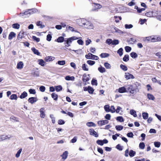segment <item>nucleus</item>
I'll return each mask as SVG.
<instances>
[{
  "mask_svg": "<svg viewBox=\"0 0 161 161\" xmlns=\"http://www.w3.org/2000/svg\"><path fill=\"white\" fill-rule=\"evenodd\" d=\"M127 91L131 94H135L139 92V90L137 88H135L131 85H129L126 86Z\"/></svg>",
  "mask_w": 161,
  "mask_h": 161,
  "instance_id": "1",
  "label": "nucleus"
},
{
  "mask_svg": "<svg viewBox=\"0 0 161 161\" xmlns=\"http://www.w3.org/2000/svg\"><path fill=\"white\" fill-rule=\"evenodd\" d=\"M85 21V19H83L81 20L83 25H84L85 27L87 28L92 29L93 28V25L87 21H86V22H85L84 21Z\"/></svg>",
  "mask_w": 161,
  "mask_h": 161,
  "instance_id": "2",
  "label": "nucleus"
},
{
  "mask_svg": "<svg viewBox=\"0 0 161 161\" xmlns=\"http://www.w3.org/2000/svg\"><path fill=\"white\" fill-rule=\"evenodd\" d=\"M85 57L87 59L97 60L98 59V56L94 55L91 53H88L85 56Z\"/></svg>",
  "mask_w": 161,
  "mask_h": 161,
  "instance_id": "3",
  "label": "nucleus"
},
{
  "mask_svg": "<svg viewBox=\"0 0 161 161\" xmlns=\"http://www.w3.org/2000/svg\"><path fill=\"white\" fill-rule=\"evenodd\" d=\"M34 10H36L35 9H29L27 11H26L22 13H20L19 14V16H27L28 14H32L34 12Z\"/></svg>",
  "mask_w": 161,
  "mask_h": 161,
  "instance_id": "4",
  "label": "nucleus"
},
{
  "mask_svg": "<svg viewBox=\"0 0 161 161\" xmlns=\"http://www.w3.org/2000/svg\"><path fill=\"white\" fill-rule=\"evenodd\" d=\"M39 72L37 68L33 69L31 74L34 76L38 77L39 76Z\"/></svg>",
  "mask_w": 161,
  "mask_h": 161,
  "instance_id": "5",
  "label": "nucleus"
},
{
  "mask_svg": "<svg viewBox=\"0 0 161 161\" xmlns=\"http://www.w3.org/2000/svg\"><path fill=\"white\" fill-rule=\"evenodd\" d=\"M108 121L107 120L99 121L97 122V124L99 126H102L108 123Z\"/></svg>",
  "mask_w": 161,
  "mask_h": 161,
  "instance_id": "6",
  "label": "nucleus"
},
{
  "mask_svg": "<svg viewBox=\"0 0 161 161\" xmlns=\"http://www.w3.org/2000/svg\"><path fill=\"white\" fill-rule=\"evenodd\" d=\"M78 39V38L77 37H76L75 36H73L68 38L67 40L65 41H64L67 42V44L69 43L70 44L73 40H76Z\"/></svg>",
  "mask_w": 161,
  "mask_h": 161,
  "instance_id": "7",
  "label": "nucleus"
},
{
  "mask_svg": "<svg viewBox=\"0 0 161 161\" xmlns=\"http://www.w3.org/2000/svg\"><path fill=\"white\" fill-rule=\"evenodd\" d=\"M125 78L127 80L130 79L131 78L132 79H134L135 78L133 75L128 72L125 73Z\"/></svg>",
  "mask_w": 161,
  "mask_h": 161,
  "instance_id": "8",
  "label": "nucleus"
},
{
  "mask_svg": "<svg viewBox=\"0 0 161 161\" xmlns=\"http://www.w3.org/2000/svg\"><path fill=\"white\" fill-rule=\"evenodd\" d=\"M89 132L90 135L94 136L96 137H97L98 136L97 132L93 129H90Z\"/></svg>",
  "mask_w": 161,
  "mask_h": 161,
  "instance_id": "9",
  "label": "nucleus"
},
{
  "mask_svg": "<svg viewBox=\"0 0 161 161\" xmlns=\"http://www.w3.org/2000/svg\"><path fill=\"white\" fill-rule=\"evenodd\" d=\"M37 98L35 97H31L28 99V102L31 104H33L37 101Z\"/></svg>",
  "mask_w": 161,
  "mask_h": 161,
  "instance_id": "10",
  "label": "nucleus"
},
{
  "mask_svg": "<svg viewBox=\"0 0 161 161\" xmlns=\"http://www.w3.org/2000/svg\"><path fill=\"white\" fill-rule=\"evenodd\" d=\"M68 152L67 151H65L61 155V156L62 157V159H64V161L67 158L68 156Z\"/></svg>",
  "mask_w": 161,
  "mask_h": 161,
  "instance_id": "11",
  "label": "nucleus"
},
{
  "mask_svg": "<svg viewBox=\"0 0 161 161\" xmlns=\"http://www.w3.org/2000/svg\"><path fill=\"white\" fill-rule=\"evenodd\" d=\"M148 41H150L151 42H157V40L156 38V36L153 37H146Z\"/></svg>",
  "mask_w": 161,
  "mask_h": 161,
  "instance_id": "12",
  "label": "nucleus"
},
{
  "mask_svg": "<svg viewBox=\"0 0 161 161\" xmlns=\"http://www.w3.org/2000/svg\"><path fill=\"white\" fill-rule=\"evenodd\" d=\"M118 91L119 92L121 93L127 92V91H126V87L125 88L124 86L121 87L119 89Z\"/></svg>",
  "mask_w": 161,
  "mask_h": 161,
  "instance_id": "13",
  "label": "nucleus"
},
{
  "mask_svg": "<svg viewBox=\"0 0 161 161\" xmlns=\"http://www.w3.org/2000/svg\"><path fill=\"white\" fill-rule=\"evenodd\" d=\"M44 108H42L40 110V116L42 118H44L45 117V114L44 112Z\"/></svg>",
  "mask_w": 161,
  "mask_h": 161,
  "instance_id": "14",
  "label": "nucleus"
},
{
  "mask_svg": "<svg viewBox=\"0 0 161 161\" xmlns=\"http://www.w3.org/2000/svg\"><path fill=\"white\" fill-rule=\"evenodd\" d=\"M23 66L24 65L23 62L20 61L18 63L17 68L19 69H21L23 68Z\"/></svg>",
  "mask_w": 161,
  "mask_h": 161,
  "instance_id": "15",
  "label": "nucleus"
},
{
  "mask_svg": "<svg viewBox=\"0 0 161 161\" xmlns=\"http://www.w3.org/2000/svg\"><path fill=\"white\" fill-rule=\"evenodd\" d=\"M16 34L13 32H11L9 35L8 36V39L9 40H11L13 37H14L15 36Z\"/></svg>",
  "mask_w": 161,
  "mask_h": 161,
  "instance_id": "16",
  "label": "nucleus"
},
{
  "mask_svg": "<svg viewBox=\"0 0 161 161\" xmlns=\"http://www.w3.org/2000/svg\"><path fill=\"white\" fill-rule=\"evenodd\" d=\"M55 58L53 57L47 56L45 58V60L47 62L53 60Z\"/></svg>",
  "mask_w": 161,
  "mask_h": 161,
  "instance_id": "17",
  "label": "nucleus"
},
{
  "mask_svg": "<svg viewBox=\"0 0 161 161\" xmlns=\"http://www.w3.org/2000/svg\"><path fill=\"white\" fill-rule=\"evenodd\" d=\"M24 32L23 31H20L17 36V39L18 40H19L22 39L24 36Z\"/></svg>",
  "mask_w": 161,
  "mask_h": 161,
  "instance_id": "18",
  "label": "nucleus"
},
{
  "mask_svg": "<svg viewBox=\"0 0 161 161\" xmlns=\"http://www.w3.org/2000/svg\"><path fill=\"white\" fill-rule=\"evenodd\" d=\"M66 31H71L72 32H74L75 31H75L74 28L68 25H67V26H66Z\"/></svg>",
  "mask_w": 161,
  "mask_h": 161,
  "instance_id": "19",
  "label": "nucleus"
},
{
  "mask_svg": "<svg viewBox=\"0 0 161 161\" xmlns=\"http://www.w3.org/2000/svg\"><path fill=\"white\" fill-rule=\"evenodd\" d=\"M89 75H86V74H84L83 76L82 80L84 82H86L88 81L89 79L88 77Z\"/></svg>",
  "mask_w": 161,
  "mask_h": 161,
  "instance_id": "20",
  "label": "nucleus"
},
{
  "mask_svg": "<svg viewBox=\"0 0 161 161\" xmlns=\"http://www.w3.org/2000/svg\"><path fill=\"white\" fill-rule=\"evenodd\" d=\"M36 25L40 26L41 28H43L45 27V26L42 24V22L41 21H38L36 23Z\"/></svg>",
  "mask_w": 161,
  "mask_h": 161,
  "instance_id": "21",
  "label": "nucleus"
},
{
  "mask_svg": "<svg viewBox=\"0 0 161 161\" xmlns=\"http://www.w3.org/2000/svg\"><path fill=\"white\" fill-rule=\"evenodd\" d=\"M136 154V152L132 150H131L129 151V155L130 157H134Z\"/></svg>",
  "mask_w": 161,
  "mask_h": 161,
  "instance_id": "22",
  "label": "nucleus"
},
{
  "mask_svg": "<svg viewBox=\"0 0 161 161\" xmlns=\"http://www.w3.org/2000/svg\"><path fill=\"white\" fill-rule=\"evenodd\" d=\"M143 118L144 119H147L148 117V114L147 113L143 112L142 113Z\"/></svg>",
  "mask_w": 161,
  "mask_h": 161,
  "instance_id": "23",
  "label": "nucleus"
},
{
  "mask_svg": "<svg viewBox=\"0 0 161 161\" xmlns=\"http://www.w3.org/2000/svg\"><path fill=\"white\" fill-rule=\"evenodd\" d=\"M93 4L96 6H95V9H99L102 7V5L96 3H94Z\"/></svg>",
  "mask_w": 161,
  "mask_h": 161,
  "instance_id": "24",
  "label": "nucleus"
},
{
  "mask_svg": "<svg viewBox=\"0 0 161 161\" xmlns=\"http://www.w3.org/2000/svg\"><path fill=\"white\" fill-rule=\"evenodd\" d=\"M27 96V94L25 92H23L20 96V98L21 99L25 98Z\"/></svg>",
  "mask_w": 161,
  "mask_h": 161,
  "instance_id": "25",
  "label": "nucleus"
},
{
  "mask_svg": "<svg viewBox=\"0 0 161 161\" xmlns=\"http://www.w3.org/2000/svg\"><path fill=\"white\" fill-rule=\"evenodd\" d=\"M32 51L35 54L37 55H39L40 53L35 48L33 47L31 48Z\"/></svg>",
  "mask_w": 161,
  "mask_h": 161,
  "instance_id": "26",
  "label": "nucleus"
},
{
  "mask_svg": "<svg viewBox=\"0 0 161 161\" xmlns=\"http://www.w3.org/2000/svg\"><path fill=\"white\" fill-rule=\"evenodd\" d=\"M98 69L101 73H104L106 71L105 68L101 66L98 68Z\"/></svg>",
  "mask_w": 161,
  "mask_h": 161,
  "instance_id": "27",
  "label": "nucleus"
},
{
  "mask_svg": "<svg viewBox=\"0 0 161 161\" xmlns=\"http://www.w3.org/2000/svg\"><path fill=\"white\" fill-rule=\"evenodd\" d=\"M86 125L89 127L93 126L95 127L96 126V125L95 123H94L93 122H88L86 123Z\"/></svg>",
  "mask_w": 161,
  "mask_h": 161,
  "instance_id": "28",
  "label": "nucleus"
},
{
  "mask_svg": "<svg viewBox=\"0 0 161 161\" xmlns=\"http://www.w3.org/2000/svg\"><path fill=\"white\" fill-rule=\"evenodd\" d=\"M38 64L42 66H44L45 65V62L42 59H39L38 60Z\"/></svg>",
  "mask_w": 161,
  "mask_h": 161,
  "instance_id": "29",
  "label": "nucleus"
},
{
  "mask_svg": "<svg viewBox=\"0 0 161 161\" xmlns=\"http://www.w3.org/2000/svg\"><path fill=\"white\" fill-rule=\"evenodd\" d=\"M12 27L13 28L18 29L20 27V25L18 23H15L12 25Z\"/></svg>",
  "mask_w": 161,
  "mask_h": 161,
  "instance_id": "30",
  "label": "nucleus"
},
{
  "mask_svg": "<svg viewBox=\"0 0 161 161\" xmlns=\"http://www.w3.org/2000/svg\"><path fill=\"white\" fill-rule=\"evenodd\" d=\"M148 98L149 100H153L155 99V97L153 96L150 94H148L147 95Z\"/></svg>",
  "mask_w": 161,
  "mask_h": 161,
  "instance_id": "31",
  "label": "nucleus"
},
{
  "mask_svg": "<svg viewBox=\"0 0 161 161\" xmlns=\"http://www.w3.org/2000/svg\"><path fill=\"white\" fill-rule=\"evenodd\" d=\"M64 41V38L62 36H60L57 39V42H62Z\"/></svg>",
  "mask_w": 161,
  "mask_h": 161,
  "instance_id": "32",
  "label": "nucleus"
},
{
  "mask_svg": "<svg viewBox=\"0 0 161 161\" xmlns=\"http://www.w3.org/2000/svg\"><path fill=\"white\" fill-rule=\"evenodd\" d=\"M65 79L68 80H74L75 79V77L74 76L70 77L69 76H67L65 77Z\"/></svg>",
  "mask_w": 161,
  "mask_h": 161,
  "instance_id": "33",
  "label": "nucleus"
},
{
  "mask_svg": "<svg viewBox=\"0 0 161 161\" xmlns=\"http://www.w3.org/2000/svg\"><path fill=\"white\" fill-rule=\"evenodd\" d=\"M130 114L133 116L134 117H136L137 115L136 113V112L133 109H131L130 111Z\"/></svg>",
  "mask_w": 161,
  "mask_h": 161,
  "instance_id": "34",
  "label": "nucleus"
},
{
  "mask_svg": "<svg viewBox=\"0 0 161 161\" xmlns=\"http://www.w3.org/2000/svg\"><path fill=\"white\" fill-rule=\"evenodd\" d=\"M94 90L93 88L92 87H91L90 86H88V92L90 94H93Z\"/></svg>",
  "mask_w": 161,
  "mask_h": 161,
  "instance_id": "35",
  "label": "nucleus"
},
{
  "mask_svg": "<svg viewBox=\"0 0 161 161\" xmlns=\"http://www.w3.org/2000/svg\"><path fill=\"white\" fill-rule=\"evenodd\" d=\"M109 56V54L106 53H102L100 55V56L102 58L107 57Z\"/></svg>",
  "mask_w": 161,
  "mask_h": 161,
  "instance_id": "36",
  "label": "nucleus"
},
{
  "mask_svg": "<svg viewBox=\"0 0 161 161\" xmlns=\"http://www.w3.org/2000/svg\"><path fill=\"white\" fill-rule=\"evenodd\" d=\"M123 49L122 48H120L117 51V53L120 56H121L123 55Z\"/></svg>",
  "mask_w": 161,
  "mask_h": 161,
  "instance_id": "37",
  "label": "nucleus"
},
{
  "mask_svg": "<svg viewBox=\"0 0 161 161\" xmlns=\"http://www.w3.org/2000/svg\"><path fill=\"white\" fill-rule=\"evenodd\" d=\"M104 66L107 69H110L111 68V66L110 64L107 62L104 63Z\"/></svg>",
  "mask_w": 161,
  "mask_h": 161,
  "instance_id": "38",
  "label": "nucleus"
},
{
  "mask_svg": "<svg viewBox=\"0 0 161 161\" xmlns=\"http://www.w3.org/2000/svg\"><path fill=\"white\" fill-rule=\"evenodd\" d=\"M120 68L124 71H126L127 70V67L125 65L123 64H121L120 65Z\"/></svg>",
  "mask_w": 161,
  "mask_h": 161,
  "instance_id": "39",
  "label": "nucleus"
},
{
  "mask_svg": "<svg viewBox=\"0 0 161 161\" xmlns=\"http://www.w3.org/2000/svg\"><path fill=\"white\" fill-rule=\"evenodd\" d=\"M87 67V65H86L85 64H84L82 65V68L84 70L88 71L89 69Z\"/></svg>",
  "mask_w": 161,
  "mask_h": 161,
  "instance_id": "40",
  "label": "nucleus"
},
{
  "mask_svg": "<svg viewBox=\"0 0 161 161\" xmlns=\"http://www.w3.org/2000/svg\"><path fill=\"white\" fill-rule=\"evenodd\" d=\"M22 149L20 148L18 151L17 153L15 155V156L16 158H18L19 157L20 154L22 152Z\"/></svg>",
  "mask_w": 161,
  "mask_h": 161,
  "instance_id": "41",
  "label": "nucleus"
},
{
  "mask_svg": "<svg viewBox=\"0 0 161 161\" xmlns=\"http://www.w3.org/2000/svg\"><path fill=\"white\" fill-rule=\"evenodd\" d=\"M52 97L53 98L54 100L56 101L58 99V95L55 93H53L52 94Z\"/></svg>",
  "mask_w": 161,
  "mask_h": 161,
  "instance_id": "42",
  "label": "nucleus"
},
{
  "mask_svg": "<svg viewBox=\"0 0 161 161\" xmlns=\"http://www.w3.org/2000/svg\"><path fill=\"white\" fill-rule=\"evenodd\" d=\"M56 90L57 92H59L62 89V87L60 85H59L55 86Z\"/></svg>",
  "mask_w": 161,
  "mask_h": 161,
  "instance_id": "43",
  "label": "nucleus"
},
{
  "mask_svg": "<svg viewBox=\"0 0 161 161\" xmlns=\"http://www.w3.org/2000/svg\"><path fill=\"white\" fill-rule=\"evenodd\" d=\"M123 60L125 62L129 60V56L128 55H125L123 58Z\"/></svg>",
  "mask_w": 161,
  "mask_h": 161,
  "instance_id": "44",
  "label": "nucleus"
},
{
  "mask_svg": "<svg viewBox=\"0 0 161 161\" xmlns=\"http://www.w3.org/2000/svg\"><path fill=\"white\" fill-rule=\"evenodd\" d=\"M104 108L105 111L107 112H110V107L108 105H106L104 107Z\"/></svg>",
  "mask_w": 161,
  "mask_h": 161,
  "instance_id": "45",
  "label": "nucleus"
},
{
  "mask_svg": "<svg viewBox=\"0 0 161 161\" xmlns=\"http://www.w3.org/2000/svg\"><path fill=\"white\" fill-rule=\"evenodd\" d=\"M130 56L133 58H135L137 57V54L134 52H132L130 54Z\"/></svg>",
  "mask_w": 161,
  "mask_h": 161,
  "instance_id": "46",
  "label": "nucleus"
},
{
  "mask_svg": "<svg viewBox=\"0 0 161 161\" xmlns=\"http://www.w3.org/2000/svg\"><path fill=\"white\" fill-rule=\"evenodd\" d=\"M155 147H159L161 145V143L158 142H155L154 143Z\"/></svg>",
  "mask_w": 161,
  "mask_h": 161,
  "instance_id": "47",
  "label": "nucleus"
},
{
  "mask_svg": "<svg viewBox=\"0 0 161 161\" xmlns=\"http://www.w3.org/2000/svg\"><path fill=\"white\" fill-rule=\"evenodd\" d=\"M57 63L59 65H63L65 64V60L58 61Z\"/></svg>",
  "mask_w": 161,
  "mask_h": 161,
  "instance_id": "48",
  "label": "nucleus"
},
{
  "mask_svg": "<svg viewBox=\"0 0 161 161\" xmlns=\"http://www.w3.org/2000/svg\"><path fill=\"white\" fill-rule=\"evenodd\" d=\"M17 95L15 94H12L10 97V99L11 100H17Z\"/></svg>",
  "mask_w": 161,
  "mask_h": 161,
  "instance_id": "49",
  "label": "nucleus"
},
{
  "mask_svg": "<svg viewBox=\"0 0 161 161\" xmlns=\"http://www.w3.org/2000/svg\"><path fill=\"white\" fill-rule=\"evenodd\" d=\"M116 120L120 122H123L124 121V119L122 116H119L117 117Z\"/></svg>",
  "mask_w": 161,
  "mask_h": 161,
  "instance_id": "50",
  "label": "nucleus"
},
{
  "mask_svg": "<svg viewBox=\"0 0 161 161\" xmlns=\"http://www.w3.org/2000/svg\"><path fill=\"white\" fill-rule=\"evenodd\" d=\"M123 127L121 125H116L115 126L116 129L118 130H121L123 129Z\"/></svg>",
  "mask_w": 161,
  "mask_h": 161,
  "instance_id": "51",
  "label": "nucleus"
},
{
  "mask_svg": "<svg viewBox=\"0 0 161 161\" xmlns=\"http://www.w3.org/2000/svg\"><path fill=\"white\" fill-rule=\"evenodd\" d=\"M87 63L88 64L90 65H92L95 64V62L92 60H88L87 61Z\"/></svg>",
  "mask_w": 161,
  "mask_h": 161,
  "instance_id": "52",
  "label": "nucleus"
},
{
  "mask_svg": "<svg viewBox=\"0 0 161 161\" xmlns=\"http://www.w3.org/2000/svg\"><path fill=\"white\" fill-rule=\"evenodd\" d=\"M119 41L118 40H114L112 41V44L113 45H116L119 43Z\"/></svg>",
  "mask_w": 161,
  "mask_h": 161,
  "instance_id": "53",
  "label": "nucleus"
},
{
  "mask_svg": "<svg viewBox=\"0 0 161 161\" xmlns=\"http://www.w3.org/2000/svg\"><path fill=\"white\" fill-rule=\"evenodd\" d=\"M145 146L144 143L142 142L140 143L139 147L141 149H143L144 148Z\"/></svg>",
  "mask_w": 161,
  "mask_h": 161,
  "instance_id": "54",
  "label": "nucleus"
},
{
  "mask_svg": "<svg viewBox=\"0 0 161 161\" xmlns=\"http://www.w3.org/2000/svg\"><path fill=\"white\" fill-rule=\"evenodd\" d=\"M112 40L111 39H107L106 41V43L108 45L112 43Z\"/></svg>",
  "mask_w": 161,
  "mask_h": 161,
  "instance_id": "55",
  "label": "nucleus"
},
{
  "mask_svg": "<svg viewBox=\"0 0 161 161\" xmlns=\"http://www.w3.org/2000/svg\"><path fill=\"white\" fill-rule=\"evenodd\" d=\"M115 111V109L114 106H112L110 107V112H111L112 113H114Z\"/></svg>",
  "mask_w": 161,
  "mask_h": 161,
  "instance_id": "56",
  "label": "nucleus"
},
{
  "mask_svg": "<svg viewBox=\"0 0 161 161\" xmlns=\"http://www.w3.org/2000/svg\"><path fill=\"white\" fill-rule=\"evenodd\" d=\"M125 49L126 52H129L130 51L131 48V47L127 46L125 47Z\"/></svg>",
  "mask_w": 161,
  "mask_h": 161,
  "instance_id": "57",
  "label": "nucleus"
},
{
  "mask_svg": "<svg viewBox=\"0 0 161 161\" xmlns=\"http://www.w3.org/2000/svg\"><path fill=\"white\" fill-rule=\"evenodd\" d=\"M125 28L126 29H130L133 27V26L131 24H130V25H128V24H125Z\"/></svg>",
  "mask_w": 161,
  "mask_h": 161,
  "instance_id": "58",
  "label": "nucleus"
},
{
  "mask_svg": "<svg viewBox=\"0 0 161 161\" xmlns=\"http://www.w3.org/2000/svg\"><path fill=\"white\" fill-rule=\"evenodd\" d=\"M146 15L148 17H151L153 16V13L151 12H148L146 13Z\"/></svg>",
  "mask_w": 161,
  "mask_h": 161,
  "instance_id": "59",
  "label": "nucleus"
},
{
  "mask_svg": "<svg viewBox=\"0 0 161 161\" xmlns=\"http://www.w3.org/2000/svg\"><path fill=\"white\" fill-rule=\"evenodd\" d=\"M92 42V41L91 39H89V38H87V39L86 41V46H88L89 45L91 42Z\"/></svg>",
  "mask_w": 161,
  "mask_h": 161,
  "instance_id": "60",
  "label": "nucleus"
},
{
  "mask_svg": "<svg viewBox=\"0 0 161 161\" xmlns=\"http://www.w3.org/2000/svg\"><path fill=\"white\" fill-rule=\"evenodd\" d=\"M52 36L50 34H48L47 36V40L48 41H50L51 40Z\"/></svg>",
  "mask_w": 161,
  "mask_h": 161,
  "instance_id": "61",
  "label": "nucleus"
},
{
  "mask_svg": "<svg viewBox=\"0 0 161 161\" xmlns=\"http://www.w3.org/2000/svg\"><path fill=\"white\" fill-rule=\"evenodd\" d=\"M32 38V39L34 41H36L37 42H38L40 41V38H39L36 37V36H33Z\"/></svg>",
  "mask_w": 161,
  "mask_h": 161,
  "instance_id": "62",
  "label": "nucleus"
},
{
  "mask_svg": "<svg viewBox=\"0 0 161 161\" xmlns=\"http://www.w3.org/2000/svg\"><path fill=\"white\" fill-rule=\"evenodd\" d=\"M10 137V136H1V139L2 140H5V139H9Z\"/></svg>",
  "mask_w": 161,
  "mask_h": 161,
  "instance_id": "63",
  "label": "nucleus"
},
{
  "mask_svg": "<svg viewBox=\"0 0 161 161\" xmlns=\"http://www.w3.org/2000/svg\"><path fill=\"white\" fill-rule=\"evenodd\" d=\"M77 140V137L76 136H75L70 141V142L72 143H74Z\"/></svg>",
  "mask_w": 161,
  "mask_h": 161,
  "instance_id": "64",
  "label": "nucleus"
}]
</instances>
